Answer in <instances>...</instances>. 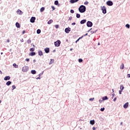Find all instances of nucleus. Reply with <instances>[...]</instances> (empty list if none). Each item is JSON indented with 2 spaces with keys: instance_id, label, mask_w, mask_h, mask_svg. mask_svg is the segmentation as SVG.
<instances>
[{
  "instance_id": "f257e3e1",
  "label": "nucleus",
  "mask_w": 130,
  "mask_h": 130,
  "mask_svg": "<svg viewBox=\"0 0 130 130\" xmlns=\"http://www.w3.org/2000/svg\"><path fill=\"white\" fill-rule=\"evenodd\" d=\"M78 10L80 13H85V12H86V6L84 5L80 6L78 8Z\"/></svg>"
},
{
  "instance_id": "f03ea898",
  "label": "nucleus",
  "mask_w": 130,
  "mask_h": 130,
  "mask_svg": "<svg viewBox=\"0 0 130 130\" xmlns=\"http://www.w3.org/2000/svg\"><path fill=\"white\" fill-rule=\"evenodd\" d=\"M101 10L102 11V13L103 14H106L107 13V11L106 10V7H105V6H101Z\"/></svg>"
},
{
  "instance_id": "7ed1b4c3",
  "label": "nucleus",
  "mask_w": 130,
  "mask_h": 130,
  "mask_svg": "<svg viewBox=\"0 0 130 130\" xmlns=\"http://www.w3.org/2000/svg\"><path fill=\"white\" fill-rule=\"evenodd\" d=\"M28 70L29 67L28 66H24L22 68V72H24V73H26V72H27Z\"/></svg>"
},
{
  "instance_id": "20e7f679",
  "label": "nucleus",
  "mask_w": 130,
  "mask_h": 130,
  "mask_svg": "<svg viewBox=\"0 0 130 130\" xmlns=\"http://www.w3.org/2000/svg\"><path fill=\"white\" fill-rule=\"evenodd\" d=\"M60 41L59 40H57L56 42H54V45L56 47H58L60 45Z\"/></svg>"
},
{
  "instance_id": "39448f33",
  "label": "nucleus",
  "mask_w": 130,
  "mask_h": 130,
  "mask_svg": "<svg viewBox=\"0 0 130 130\" xmlns=\"http://www.w3.org/2000/svg\"><path fill=\"white\" fill-rule=\"evenodd\" d=\"M86 25L88 27H92V26H93V23L91 21H88L86 23Z\"/></svg>"
},
{
  "instance_id": "423d86ee",
  "label": "nucleus",
  "mask_w": 130,
  "mask_h": 130,
  "mask_svg": "<svg viewBox=\"0 0 130 130\" xmlns=\"http://www.w3.org/2000/svg\"><path fill=\"white\" fill-rule=\"evenodd\" d=\"M65 32L67 33V34H69L70 32H71V28L70 27H67L65 28Z\"/></svg>"
},
{
  "instance_id": "0eeeda50",
  "label": "nucleus",
  "mask_w": 130,
  "mask_h": 130,
  "mask_svg": "<svg viewBox=\"0 0 130 130\" xmlns=\"http://www.w3.org/2000/svg\"><path fill=\"white\" fill-rule=\"evenodd\" d=\"M35 20H36V17H31L30 19V23H35Z\"/></svg>"
},
{
  "instance_id": "6e6552de",
  "label": "nucleus",
  "mask_w": 130,
  "mask_h": 130,
  "mask_svg": "<svg viewBox=\"0 0 130 130\" xmlns=\"http://www.w3.org/2000/svg\"><path fill=\"white\" fill-rule=\"evenodd\" d=\"M106 4L107 6H113V3L110 1L107 2Z\"/></svg>"
},
{
  "instance_id": "1a4fd4ad",
  "label": "nucleus",
  "mask_w": 130,
  "mask_h": 130,
  "mask_svg": "<svg viewBox=\"0 0 130 130\" xmlns=\"http://www.w3.org/2000/svg\"><path fill=\"white\" fill-rule=\"evenodd\" d=\"M16 13L18 15L23 14V12H22V11L20 10V9L17 10V11H16Z\"/></svg>"
},
{
  "instance_id": "9d476101",
  "label": "nucleus",
  "mask_w": 130,
  "mask_h": 130,
  "mask_svg": "<svg viewBox=\"0 0 130 130\" xmlns=\"http://www.w3.org/2000/svg\"><path fill=\"white\" fill-rule=\"evenodd\" d=\"M45 53H49L50 49L49 48H46L44 49Z\"/></svg>"
},
{
  "instance_id": "9b49d317",
  "label": "nucleus",
  "mask_w": 130,
  "mask_h": 130,
  "mask_svg": "<svg viewBox=\"0 0 130 130\" xmlns=\"http://www.w3.org/2000/svg\"><path fill=\"white\" fill-rule=\"evenodd\" d=\"M70 2L71 4H75V3H78L79 0H70Z\"/></svg>"
},
{
  "instance_id": "f8f14e48",
  "label": "nucleus",
  "mask_w": 130,
  "mask_h": 130,
  "mask_svg": "<svg viewBox=\"0 0 130 130\" xmlns=\"http://www.w3.org/2000/svg\"><path fill=\"white\" fill-rule=\"evenodd\" d=\"M29 55L30 56H34V55H36V53L35 52H32L29 53Z\"/></svg>"
},
{
  "instance_id": "ddd939ff",
  "label": "nucleus",
  "mask_w": 130,
  "mask_h": 130,
  "mask_svg": "<svg viewBox=\"0 0 130 130\" xmlns=\"http://www.w3.org/2000/svg\"><path fill=\"white\" fill-rule=\"evenodd\" d=\"M123 107L125 108V109H126V108H127L128 107V102L126 103L123 105Z\"/></svg>"
},
{
  "instance_id": "4468645a",
  "label": "nucleus",
  "mask_w": 130,
  "mask_h": 130,
  "mask_svg": "<svg viewBox=\"0 0 130 130\" xmlns=\"http://www.w3.org/2000/svg\"><path fill=\"white\" fill-rule=\"evenodd\" d=\"M86 22H87V20L86 19H83L80 21V24H85V23H86Z\"/></svg>"
},
{
  "instance_id": "2eb2a0df",
  "label": "nucleus",
  "mask_w": 130,
  "mask_h": 130,
  "mask_svg": "<svg viewBox=\"0 0 130 130\" xmlns=\"http://www.w3.org/2000/svg\"><path fill=\"white\" fill-rule=\"evenodd\" d=\"M10 79H11V77L10 76H6L4 78V80L5 81H8L9 80H10Z\"/></svg>"
},
{
  "instance_id": "dca6fc26",
  "label": "nucleus",
  "mask_w": 130,
  "mask_h": 130,
  "mask_svg": "<svg viewBox=\"0 0 130 130\" xmlns=\"http://www.w3.org/2000/svg\"><path fill=\"white\" fill-rule=\"evenodd\" d=\"M90 124H91V125H94V124H95V120H90Z\"/></svg>"
},
{
  "instance_id": "f3484780",
  "label": "nucleus",
  "mask_w": 130,
  "mask_h": 130,
  "mask_svg": "<svg viewBox=\"0 0 130 130\" xmlns=\"http://www.w3.org/2000/svg\"><path fill=\"white\" fill-rule=\"evenodd\" d=\"M38 55H40V56H41L42 55H43V53L42 52V51H39Z\"/></svg>"
},
{
  "instance_id": "a211bd4d",
  "label": "nucleus",
  "mask_w": 130,
  "mask_h": 130,
  "mask_svg": "<svg viewBox=\"0 0 130 130\" xmlns=\"http://www.w3.org/2000/svg\"><path fill=\"white\" fill-rule=\"evenodd\" d=\"M15 26L16 27H17V28H20V23H19L18 22H16L15 24Z\"/></svg>"
},
{
  "instance_id": "6ab92c4d",
  "label": "nucleus",
  "mask_w": 130,
  "mask_h": 130,
  "mask_svg": "<svg viewBox=\"0 0 130 130\" xmlns=\"http://www.w3.org/2000/svg\"><path fill=\"white\" fill-rule=\"evenodd\" d=\"M13 67H14V68H15L16 69H18V68H19V66L17 65V64H16V63H14L13 64Z\"/></svg>"
},
{
  "instance_id": "aec40b11",
  "label": "nucleus",
  "mask_w": 130,
  "mask_h": 130,
  "mask_svg": "<svg viewBox=\"0 0 130 130\" xmlns=\"http://www.w3.org/2000/svg\"><path fill=\"white\" fill-rule=\"evenodd\" d=\"M11 84H12V82L11 81H8L7 83H6V85L7 86H10V85H11Z\"/></svg>"
},
{
  "instance_id": "412c9836",
  "label": "nucleus",
  "mask_w": 130,
  "mask_h": 130,
  "mask_svg": "<svg viewBox=\"0 0 130 130\" xmlns=\"http://www.w3.org/2000/svg\"><path fill=\"white\" fill-rule=\"evenodd\" d=\"M102 100L103 101L104 100H108V98L107 97V96H105L102 98Z\"/></svg>"
},
{
  "instance_id": "4be33fe9",
  "label": "nucleus",
  "mask_w": 130,
  "mask_h": 130,
  "mask_svg": "<svg viewBox=\"0 0 130 130\" xmlns=\"http://www.w3.org/2000/svg\"><path fill=\"white\" fill-rule=\"evenodd\" d=\"M31 74H32V75H35L36 74V71L31 70Z\"/></svg>"
},
{
  "instance_id": "5701e85b",
  "label": "nucleus",
  "mask_w": 130,
  "mask_h": 130,
  "mask_svg": "<svg viewBox=\"0 0 130 130\" xmlns=\"http://www.w3.org/2000/svg\"><path fill=\"white\" fill-rule=\"evenodd\" d=\"M53 22V20L52 19H50L49 21H48V25H50Z\"/></svg>"
},
{
  "instance_id": "b1692460",
  "label": "nucleus",
  "mask_w": 130,
  "mask_h": 130,
  "mask_svg": "<svg viewBox=\"0 0 130 130\" xmlns=\"http://www.w3.org/2000/svg\"><path fill=\"white\" fill-rule=\"evenodd\" d=\"M76 18L79 19V18H81V15L79 13L76 14Z\"/></svg>"
},
{
  "instance_id": "393cba45",
  "label": "nucleus",
  "mask_w": 130,
  "mask_h": 130,
  "mask_svg": "<svg viewBox=\"0 0 130 130\" xmlns=\"http://www.w3.org/2000/svg\"><path fill=\"white\" fill-rule=\"evenodd\" d=\"M120 70H123V69H124V64H123V63H122L121 66H120Z\"/></svg>"
},
{
  "instance_id": "a878e982",
  "label": "nucleus",
  "mask_w": 130,
  "mask_h": 130,
  "mask_svg": "<svg viewBox=\"0 0 130 130\" xmlns=\"http://www.w3.org/2000/svg\"><path fill=\"white\" fill-rule=\"evenodd\" d=\"M44 10H45V8L44 7H42L40 9V12L41 13H42V12H43L44 11Z\"/></svg>"
},
{
  "instance_id": "bb28decb",
  "label": "nucleus",
  "mask_w": 130,
  "mask_h": 130,
  "mask_svg": "<svg viewBox=\"0 0 130 130\" xmlns=\"http://www.w3.org/2000/svg\"><path fill=\"white\" fill-rule=\"evenodd\" d=\"M37 34H40L41 33V30H40V29H37Z\"/></svg>"
},
{
  "instance_id": "cd10ccee",
  "label": "nucleus",
  "mask_w": 130,
  "mask_h": 130,
  "mask_svg": "<svg viewBox=\"0 0 130 130\" xmlns=\"http://www.w3.org/2000/svg\"><path fill=\"white\" fill-rule=\"evenodd\" d=\"M120 90H123V89H124V87L123 86V85H121L120 86Z\"/></svg>"
},
{
  "instance_id": "c85d7f7f",
  "label": "nucleus",
  "mask_w": 130,
  "mask_h": 130,
  "mask_svg": "<svg viewBox=\"0 0 130 130\" xmlns=\"http://www.w3.org/2000/svg\"><path fill=\"white\" fill-rule=\"evenodd\" d=\"M54 5H55V6H57V5H58V1H55L54 2Z\"/></svg>"
},
{
  "instance_id": "c756f323",
  "label": "nucleus",
  "mask_w": 130,
  "mask_h": 130,
  "mask_svg": "<svg viewBox=\"0 0 130 130\" xmlns=\"http://www.w3.org/2000/svg\"><path fill=\"white\" fill-rule=\"evenodd\" d=\"M125 27H126V28H127V29H129L130 25H129V24H126L125 25Z\"/></svg>"
},
{
  "instance_id": "7c9ffc66",
  "label": "nucleus",
  "mask_w": 130,
  "mask_h": 130,
  "mask_svg": "<svg viewBox=\"0 0 130 130\" xmlns=\"http://www.w3.org/2000/svg\"><path fill=\"white\" fill-rule=\"evenodd\" d=\"M78 61H79V62H83V59H82V58H79V59H78Z\"/></svg>"
},
{
  "instance_id": "2f4dec72",
  "label": "nucleus",
  "mask_w": 130,
  "mask_h": 130,
  "mask_svg": "<svg viewBox=\"0 0 130 130\" xmlns=\"http://www.w3.org/2000/svg\"><path fill=\"white\" fill-rule=\"evenodd\" d=\"M35 50V48H31L29 49L30 51H34Z\"/></svg>"
},
{
  "instance_id": "473e14b6",
  "label": "nucleus",
  "mask_w": 130,
  "mask_h": 130,
  "mask_svg": "<svg viewBox=\"0 0 130 130\" xmlns=\"http://www.w3.org/2000/svg\"><path fill=\"white\" fill-rule=\"evenodd\" d=\"M100 110H101V111L103 112V111H104V110H105V108H104V107L102 108H101Z\"/></svg>"
},
{
  "instance_id": "72a5a7b5",
  "label": "nucleus",
  "mask_w": 130,
  "mask_h": 130,
  "mask_svg": "<svg viewBox=\"0 0 130 130\" xmlns=\"http://www.w3.org/2000/svg\"><path fill=\"white\" fill-rule=\"evenodd\" d=\"M70 13H71V14H74V13H75V11H74L73 9H71L70 10Z\"/></svg>"
},
{
  "instance_id": "f704fd0d",
  "label": "nucleus",
  "mask_w": 130,
  "mask_h": 130,
  "mask_svg": "<svg viewBox=\"0 0 130 130\" xmlns=\"http://www.w3.org/2000/svg\"><path fill=\"white\" fill-rule=\"evenodd\" d=\"M27 43L28 44H30V43H31V40L29 39L27 41Z\"/></svg>"
},
{
  "instance_id": "c9c22d12",
  "label": "nucleus",
  "mask_w": 130,
  "mask_h": 130,
  "mask_svg": "<svg viewBox=\"0 0 130 130\" xmlns=\"http://www.w3.org/2000/svg\"><path fill=\"white\" fill-rule=\"evenodd\" d=\"M89 4V2H88V1H86L85 2H84V4L85 5H87Z\"/></svg>"
},
{
  "instance_id": "e433bc0d",
  "label": "nucleus",
  "mask_w": 130,
  "mask_h": 130,
  "mask_svg": "<svg viewBox=\"0 0 130 130\" xmlns=\"http://www.w3.org/2000/svg\"><path fill=\"white\" fill-rule=\"evenodd\" d=\"M94 98H90V99H89V101H93V100H94Z\"/></svg>"
},
{
  "instance_id": "4c0bfd02",
  "label": "nucleus",
  "mask_w": 130,
  "mask_h": 130,
  "mask_svg": "<svg viewBox=\"0 0 130 130\" xmlns=\"http://www.w3.org/2000/svg\"><path fill=\"white\" fill-rule=\"evenodd\" d=\"M50 60L51 61H50L49 64H52V60H54L51 59Z\"/></svg>"
},
{
  "instance_id": "58836bf2",
  "label": "nucleus",
  "mask_w": 130,
  "mask_h": 130,
  "mask_svg": "<svg viewBox=\"0 0 130 130\" xmlns=\"http://www.w3.org/2000/svg\"><path fill=\"white\" fill-rule=\"evenodd\" d=\"M43 73H44V71H43L42 73H40V74L39 75V77L42 76V75H43Z\"/></svg>"
},
{
  "instance_id": "ea45409f",
  "label": "nucleus",
  "mask_w": 130,
  "mask_h": 130,
  "mask_svg": "<svg viewBox=\"0 0 130 130\" xmlns=\"http://www.w3.org/2000/svg\"><path fill=\"white\" fill-rule=\"evenodd\" d=\"M72 19H73V17H69L68 21H72Z\"/></svg>"
},
{
  "instance_id": "a19ab883",
  "label": "nucleus",
  "mask_w": 130,
  "mask_h": 130,
  "mask_svg": "<svg viewBox=\"0 0 130 130\" xmlns=\"http://www.w3.org/2000/svg\"><path fill=\"white\" fill-rule=\"evenodd\" d=\"M55 27L56 29H57V28H58V27H59V25L58 24H56L55 25Z\"/></svg>"
},
{
  "instance_id": "79ce46f5",
  "label": "nucleus",
  "mask_w": 130,
  "mask_h": 130,
  "mask_svg": "<svg viewBox=\"0 0 130 130\" xmlns=\"http://www.w3.org/2000/svg\"><path fill=\"white\" fill-rule=\"evenodd\" d=\"M12 88H13L12 90H14V89H16V86H15V85H12Z\"/></svg>"
},
{
  "instance_id": "37998d69",
  "label": "nucleus",
  "mask_w": 130,
  "mask_h": 130,
  "mask_svg": "<svg viewBox=\"0 0 130 130\" xmlns=\"http://www.w3.org/2000/svg\"><path fill=\"white\" fill-rule=\"evenodd\" d=\"M51 8L52 9L53 11H54V10H55V8L54 7V6H51Z\"/></svg>"
},
{
  "instance_id": "c03bdc74",
  "label": "nucleus",
  "mask_w": 130,
  "mask_h": 130,
  "mask_svg": "<svg viewBox=\"0 0 130 130\" xmlns=\"http://www.w3.org/2000/svg\"><path fill=\"white\" fill-rule=\"evenodd\" d=\"M83 37H84V36H82V37L79 38L78 39L80 40L82 39V38H83Z\"/></svg>"
},
{
  "instance_id": "a18cd8bd",
  "label": "nucleus",
  "mask_w": 130,
  "mask_h": 130,
  "mask_svg": "<svg viewBox=\"0 0 130 130\" xmlns=\"http://www.w3.org/2000/svg\"><path fill=\"white\" fill-rule=\"evenodd\" d=\"M40 79H41V78H40V76L36 78L37 80H40Z\"/></svg>"
},
{
  "instance_id": "49530a36",
  "label": "nucleus",
  "mask_w": 130,
  "mask_h": 130,
  "mask_svg": "<svg viewBox=\"0 0 130 130\" xmlns=\"http://www.w3.org/2000/svg\"><path fill=\"white\" fill-rule=\"evenodd\" d=\"M29 60H30V59H29V58H26V59H25V61H29Z\"/></svg>"
},
{
  "instance_id": "de8ad7c7",
  "label": "nucleus",
  "mask_w": 130,
  "mask_h": 130,
  "mask_svg": "<svg viewBox=\"0 0 130 130\" xmlns=\"http://www.w3.org/2000/svg\"><path fill=\"white\" fill-rule=\"evenodd\" d=\"M122 92V90H119V94H121V92Z\"/></svg>"
},
{
  "instance_id": "09e8293b",
  "label": "nucleus",
  "mask_w": 130,
  "mask_h": 130,
  "mask_svg": "<svg viewBox=\"0 0 130 130\" xmlns=\"http://www.w3.org/2000/svg\"><path fill=\"white\" fill-rule=\"evenodd\" d=\"M112 99H113V97H114V96H115V94H114V93H113V94H112Z\"/></svg>"
},
{
  "instance_id": "8fccbe9b",
  "label": "nucleus",
  "mask_w": 130,
  "mask_h": 130,
  "mask_svg": "<svg viewBox=\"0 0 130 130\" xmlns=\"http://www.w3.org/2000/svg\"><path fill=\"white\" fill-rule=\"evenodd\" d=\"M113 101L114 102H115L116 101V98H115L114 99H113Z\"/></svg>"
},
{
  "instance_id": "3c124183",
  "label": "nucleus",
  "mask_w": 130,
  "mask_h": 130,
  "mask_svg": "<svg viewBox=\"0 0 130 130\" xmlns=\"http://www.w3.org/2000/svg\"><path fill=\"white\" fill-rule=\"evenodd\" d=\"M80 41V40L79 39H78L76 41L75 43H77V42H78V41Z\"/></svg>"
},
{
  "instance_id": "603ef678",
  "label": "nucleus",
  "mask_w": 130,
  "mask_h": 130,
  "mask_svg": "<svg viewBox=\"0 0 130 130\" xmlns=\"http://www.w3.org/2000/svg\"><path fill=\"white\" fill-rule=\"evenodd\" d=\"M127 78H130V74H127Z\"/></svg>"
},
{
  "instance_id": "864d4df0",
  "label": "nucleus",
  "mask_w": 130,
  "mask_h": 130,
  "mask_svg": "<svg viewBox=\"0 0 130 130\" xmlns=\"http://www.w3.org/2000/svg\"><path fill=\"white\" fill-rule=\"evenodd\" d=\"M76 24V22H73L72 23V25H75Z\"/></svg>"
},
{
  "instance_id": "5fc2aeb1",
  "label": "nucleus",
  "mask_w": 130,
  "mask_h": 130,
  "mask_svg": "<svg viewBox=\"0 0 130 130\" xmlns=\"http://www.w3.org/2000/svg\"><path fill=\"white\" fill-rule=\"evenodd\" d=\"M92 129H93V130H95V129H96V127H92Z\"/></svg>"
},
{
  "instance_id": "6e6d98bb",
  "label": "nucleus",
  "mask_w": 130,
  "mask_h": 130,
  "mask_svg": "<svg viewBox=\"0 0 130 130\" xmlns=\"http://www.w3.org/2000/svg\"><path fill=\"white\" fill-rule=\"evenodd\" d=\"M91 33H92V34H93L94 33H96V31H91Z\"/></svg>"
},
{
  "instance_id": "4d7b16f0",
  "label": "nucleus",
  "mask_w": 130,
  "mask_h": 130,
  "mask_svg": "<svg viewBox=\"0 0 130 130\" xmlns=\"http://www.w3.org/2000/svg\"><path fill=\"white\" fill-rule=\"evenodd\" d=\"M20 41H21V42H24V40L22 39V40H20Z\"/></svg>"
},
{
  "instance_id": "13d9d810",
  "label": "nucleus",
  "mask_w": 130,
  "mask_h": 130,
  "mask_svg": "<svg viewBox=\"0 0 130 130\" xmlns=\"http://www.w3.org/2000/svg\"><path fill=\"white\" fill-rule=\"evenodd\" d=\"M25 32V30L22 31V34H24Z\"/></svg>"
},
{
  "instance_id": "bf43d9fd",
  "label": "nucleus",
  "mask_w": 130,
  "mask_h": 130,
  "mask_svg": "<svg viewBox=\"0 0 130 130\" xmlns=\"http://www.w3.org/2000/svg\"><path fill=\"white\" fill-rule=\"evenodd\" d=\"M7 42L9 43V42H10V40L8 39V40H7Z\"/></svg>"
},
{
  "instance_id": "052dcab7",
  "label": "nucleus",
  "mask_w": 130,
  "mask_h": 130,
  "mask_svg": "<svg viewBox=\"0 0 130 130\" xmlns=\"http://www.w3.org/2000/svg\"><path fill=\"white\" fill-rule=\"evenodd\" d=\"M99 102H100V103H102V101H101V100H99Z\"/></svg>"
},
{
  "instance_id": "680f3d73",
  "label": "nucleus",
  "mask_w": 130,
  "mask_h": 130,
  "mask_svg": "<svg viewBox=\"0 0 130 130\" xmlns=\"http://www.w3.org/2000/svg\"><path fill=\"white\" fill-rule=\"evenodd\" d=\"M87 35H88V34H86L85 35H84L83 36H87Z\"/></svg>"
},
{
  "instance_id": "e2e57ef3",
  "label": "nucleus",
  "mask_w": 130,
  "mask_h": 130,
  "mask_svg": "<svg viewBox=\"0 0 130 130\" xmlns=\"http://www.w3.org/2000/svg\"><path fill=\"white\" fill-rule=\"evenodd\" d=\"M33 61H34V62H36V60L34 59V60H33Z\"/></svg>"
},
{
  "instance_id": "0e129e2a",
  "label": "nucleus",
  "mask_w": 130,
  "mask_h": 130,
  "mask_svg": "<svg viewBox=\"0 0 130 130\" xmlns=\"http://www.w3.org/2000/svg\"><path fill=\"white\" fill-rule=\"evenodd\" d=\"M3 72H2V71H0V74H2Z\"/></svg>"
},
{
  "instance_id": "69168bd1",
  "label": "nucleus",
  "mask_w": 130,
  "mask_h": 130,
  "mask_svg": "<svg viewBox=\"0 0 130 130\" xmlns=\"http://www.w3.org/2000/svg\"><path fill=\"white\" fill-rule=\"evenodd\" d=\"M73 50V48L70 49V51H72Z\"/></svg>"
},
{
  "instance_id": "338daca9",
  "label": "nucleus",
  "mask_w": 130,
  "mask_h": 130,
  "mask_svg": "<svg viewBox=\"0 0 130 130\" xmlns=\"http://www.w3.org/2000/svg\"><path fill=\"white\" fill-rule=\"evenodd\" d=\"M121 125H122V122L120 123Z\"/></svg>"
},
{
  "instance_id": "774afa93",
  "label": "nucleus",
  "mask_w": 130,
  "mask_h": 130,
  "mask_svg": "<svg viewBox=\"0 0 130 130\" xmlns=\"http://www.w3.org/2000/svg\"><path fill=\"white\" fill-rule=\"evenodd\" d=\"M53 52H55V50H54L53 51Z\"/></svg>"
}]
</instances>
